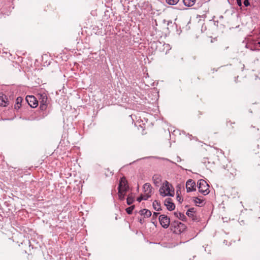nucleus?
<instances>
[{
	"instance_id": "1",
	"label": "nucleus",
	"mask_w": 260,
	"mask_h": 260,
	"mask_svg": "<svg viewBox=\"0 0 260 260\" xmlns=\"http://www.w3.org/2000/svg\"><path fill=\"white\" fill-rule=\"evenodd\" d=\"M129 189V186L126 178L124 177L120 179L118 187V196L120 200H123L127 191Z\"/></svg>"
},
{
	"instance_id": "2",
	"label": "nucleus",
	"mask_w": 260,
	"mask_h": 260,
	"mask_svg": "<svg viewBox=\"0 0 260 260\" xmlns=\"http://www.w3.org/2000/svg\"><path fill=\"white\" fill-rule=\"evenodd\" d=\"M159 193L163 197H172L174 194V190L172 185L167 181H165L159 189Z\"/></svg>"
},
{
	"instance_id": "3",
	"label": "nucleus",
	"mask_w": 260,
	"mask_h": 260,
	"mask_svg": "<svg viewBox=\"0 0 260 260\" xmlns=\"http://www.w3.org/2000/svg\"><path fill=\"white\" fill-rule=\"evenodd\" d=\"M197 184L200 192L203 193L204 195L208 194L209 193V186L206 181L201 179L198 181Z\"/></svg>"
},
{
	"instance_id": "4",
	"label": "nucleus",
	"mask_w": 260,
	"mask_h": 260,
	"mask_svg": "<svg viewBox=\"0 0 260 260\" xmlns=\"http://www.w3.org/2000/svg\"><path fill=\"white\" fill-rule=\"evenodd\" d=\"M143 194L144 196V200H147L151 196L152 193V187L149 183H145L143 185Z\"/></svg>"
},
{
	"instance_id": "5",
	"label": "nucleus",
	"mask_w": 260,
	"mask_h": 260,
	"mask_svg": "<svg viewBox=\"0 0 260 260\" xmlns=\"http://www.w3.org/2000/svg\"><path fill=\"white\" fill-rule=\"evenodd\" d=\"M159 220L160 224L164 228H167L170 225V218L165 215H160L159 217Z\"/></svg>"
},
{
	"instance_id": "6",
	"label": "nucleus",
	"mask_w": 260,
	"mask_h": 260,
	"mask_svg": "<svg viewBox=\"0 0 260 260\" xmlns=\"http://www.w3.org/2000/svg\"><path fill=\"white\" fill-rule=\"evenodd\" d=\"M26 100L29 105L32 108H36L38 105V102L36 98L33 95H27Z\"/></svg>"
},
{
	"instance_id": "7",
	"label": "nucleus",
	"mask_w": 260,
	"mask_h": 260,
	"mask_svg": "<svg viewBox=\"0 0 260 260\" xmlns=\"http://www.w3.org/2000/svg\"><path fill=\"white\" fill-rule=\"evenodd\" d=\"M186 188L187 192L194 191L196 189L195 182L192 179H189L186 183Z\"/></svg>"
},
{
	"instance_id": "8",
	"label": "nucleus",
	"mask_w": 260,
	"mask_h": 260,
	"mask_svg": "<svg viewBox=\"0 0 260 260\" xmlns=\"http://www.w3.org/2000/svg\"><path fill=\"white\" fill-rule=\"evenodd\" d=\"M41 98V101H40V109L42 110H45L47 107L48 98L46 94H41L40 95Z\"/></svg>"
},
{
	"instance_id": "9",
	"label": "nucleus",
	"mask_w": 260,
	"mask_h": 260,
	"mask_svg": "<svg viewBox=\"0 0 260 260\" xmlns=\"http://www.w3.org/2000/svg\"><path fill=\"white\" fill-rule=\"evenodd\" d=\"M165 205L167 209L170 211L173 210L175 207L174 204L172 202V199L170 198H168L165 200Z\"/></svg>"
},
{
	"instance_id": "10",
	"label": "nucleus",
	"mask_w": 260,
	"mask_h": 260,
	"mask_svg": "<svg viewBox=\"0 0 260 260\" xmlns=\"http://www.w3.org/2000/svg\"><path fill=\"white\" fill-rule=\"evenodd\" d=\"M8 102L7 96L2 93H0V105L6 107L8 105Z\"/></svg>"
},
{
	"instance_id": "11",
	"label": "nucleus",
	"mask_w": 260,
	"mask_h": 260,
	"mask_svg": "<svg viewBox=\"0 0 260 260\" xmlns=\"http://www.w3.org/2000/svg\"><path fill=\"white\" fill-rule=\"evenodd\" d=\"M186 215L192 218V220H196V212L194 208H191L189 209L186 212Z\"/></svg>"
},
{
	"instance_id": "12",
	"label": "nucleus",
	"mask_w": 260,
	"mask_h": 260,
	"mask_svg": "<svg viewBox=\"0 0 260 260\" xmlns=\"http://www.w3.org/2000/svg\"><path fill=\"white\" fill-rule=\"evenodd\" d=\"M193 203L198 206L202 207L204 205V200L197 197L193 198Z\"/></svg>"
},
{
	"instance_id": "13",
	"label": "nucleus",
	"mask_w": 260,
	"mask_h": 260,
	"mask_svg": "<svg viewBox=\"0 0 260 260\" xmlns=\"http://www.w3.org/2000/svg\"><path fill=\"white\" fill-rule=\"evenodd\" d=\"M152 180L155 185L158 186L161 181V177L160 175L155 174L153 176Z\"/></svg>"
},
{
	"instance_id": "14",
	"label": "nucleus",
	"mask_w": 260,
	"mask_h": 260,
	"mask_svg": "<svg viewBox=\"0 0 260 260\" xmlns=\"http://www.w3.org/2000/svg\"><path fill=\"white\" fill-rule=\"evenodd\" d=\"M141 215H143L145 218L149 217L151 215L150 211L144 209L140 211Z\"/></svg>"
},
{
	"instance_id": "15",
	"label": "nucleus",
	"mask_w": 260,
	"mask_h": 260,
	"mask_svg": "<svg viewBox=\"0 0 260 260\" xmlns=\"http://www.w3.org/2000/svg\"><path fill=\"white\" fill-rule=\"evenodd\" d=\"M174 215H175V217L182 221H184L186 218L185 216L181 212H174Z\"/></svg>"
},
{
	"instance_id": "16",
	"label": "nucleus",
	"mask_w": 260,
	"mask_h": 260,
	"mask_svg": "<svg viewBox=\"0 0 260 260\" xmlns=\"http://www.w3.org/2000/svg\"><path fill=\"white\" fill-rule=\"evenodd\" d=\"M196 0H183V2L186 6L191 7L193 6Z\"/></svg>"
},
{
	"instance_id": "17",
	"label": "nucleus",
	"mask_w": 260,
	"mask_h": 260,
	"mask_svg": "<svg viewBox=\"0 0 260 260\" xmlns=\"http://www.w3.org/2000/svg\"><path fill=\"white\" fill-rule=\"evenodd\" d=\"M134 201V197L133 196L132 193L129 194L127 196V198L126 199L127 204L129 205L133 204Z\"/></svg>"
},
{
	"instance_id": "18",
	"label": "nucleus",
	"mask_w": 260,
	"mask_h": 260,
	"mask_svg": "<svg viewBox=\"0 0 260 260\" xmlns=\"http://www.w3.org/2000/svg\"><path fill=\"white\" fill-rule=\"evenodd\" d=\"M23 99L21 97H18L16 99V103L15 105V109H19L21 106V103L22 102Z\"/></svg>"
},
{
	"instance_id": "19",
	"label": "nucleus",
	"mask_w": 260,
	"mask_h": 260,
	"mask_svg": "<svg viewBox=\"0 0 260 260\" xmlns=\"http://www.w3.org/2000/svg\"><path fill=\"white\" fill-rule=\"evenodd\" d=\"M153 207L156 211H159L161 209L160 204L157 201H154L153 203Z\"/></svg>"
},
{
	"instance_id": "20",
	"label": "nucleus",
	"mask_w": 260,
	"mask_h": 260,
	"mask_svg": "<svg viewBox=\"0 0 260 260\" xmlns=\"http://www.w3.org/2000/svg\"><path fill=\"white\" fill-rule=\"evenodd\" d=\"M174 224L175 227H176V226H178V228H181L182 229H183L185 226L184 224L180 222H178V221H175L174 223Z\"/></svg>"
},
{
	"instance_id": "21",
	"label": "nucleus",
	"mask_w": 260,
	"mask_h": 260,
	"mask_svg": "<svg viewBox=\"0 0 260 260\" xmlns=\"http://www.w3.org/2000/svg\"><path fill=\"white\" fill-rule=\"evenodd\" d=\"M179 0H166V2L171 5H174L177 4Z\"/></svg>"
},
{
	"instance_id": "22",
	"label": "nucleus",
	"mask_w": 260,
	"mask_h": 260,
	"mask_svg": "<svg viewBox=\"0 0 260 260\" xmlns=\"http://www.w3.org/2000/svg\"><path fill=\"white\" fill-rule=\"evenodd\" d=\"M235 124V122H232V121H229L227 122V126L229 127V128H230V129L234 128Z\"/></svg>"
},
{
	"instance_id": "23",
	"label": "nucleus",
	"mask_w": 260,
	"mask_h": 260,
	"mask_svg": "<svg viewBox=\"0 0 260 260\" xmlns=\"http://www.w3.org/2000/svg\"><path fill=\"white\" fill-rule=\"evenodd\" d=\"M135 206H132L126 209V211L128 214H131L132 213L133 210L134 209Z\"/></svg>"
},
{
	"instance_id": "24",
	"label": "nucleus",
	"mask_w": 260,
	"mask_h": 260,
	"mask_svg": "<svg viewBox=\"0 0 260 260\" xmlns=\"http://www.w3.org/2000/svg\"><path fill=\"white\" fill-rule=\"evenodd\" d=\"M144 200V196L142 194L140 197L137 198V201L140 202L142 200Z\"/></svg>"
},
{
	"instance_id": "25",
	"label": "nucleus",
	"mask_w": 260,
	"mask_h": 260,
	"mask_svg": "<svg viewBox=\"0 0 260 260\" xmlns=\"http://www.w3.org/2000/svg\"><path fill=\"white\" fill-rule=\"evenodd\" d=\"M243 4L245 7H248L250 5V3L248 0H244Z\"/></svg>"
},
{
	"instance_id": "26",
	"label": "nucleus",
	"mask_w": 260,
	"mask_h": 260,
	"mask_svg": "<svg viewBox=\"0 0 260 260\" xmlns=\"http://www.w3.org/2000/svg\"><path fill=\"white\" fill-rule=\"evenodd\" d=\"M237 5L241 7L242 6V1L241 0H236Z\"/></svg>"
},
{
	"instance_id": "27",
	"label": "nucleus",
	"mask_w": 260,
	"mask_h": 260,
	"mask_svg": "<svg viewBox=\"0 0 260 260\" xmlns=\"http://www.w3.org/2000/svg\"><path fill=\"white\" fill-rule=\"evenodd\" d=\"M158 213H154L153 215V217L154 216L156 217L157 215H158Z\"/></svg>"
}]
</instances>
